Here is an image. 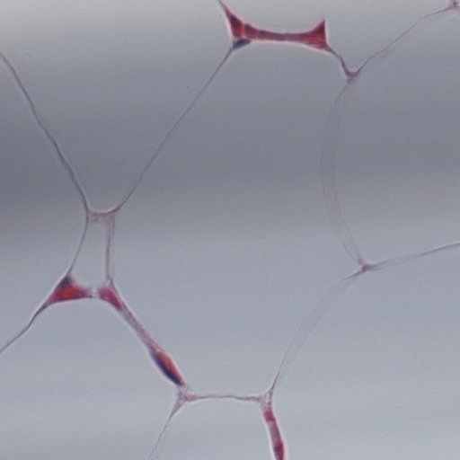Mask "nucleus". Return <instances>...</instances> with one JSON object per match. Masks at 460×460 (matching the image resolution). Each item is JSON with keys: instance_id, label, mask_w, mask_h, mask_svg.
I'll return each instance as SVG.
<instances>
[{"instance_id": "3", "label": "nucleus", "mask_w": 460, "mask_h": 460, "mask_svg": "<svg viewBox=\"0 0 460 460\" xmlns=\"http://www.w3.org/2000/svg\"><path fill=\"white\" fill-rule=\"evenodd\" d=\"M169 379H172V377L174 376V375L170 371L168 370L167 368H164V372H163Z\"/></svg>"}, {"instance_id": "5", "label": "nucleus", "mask_w": 460, "mask_h": 460, "mask_svg": "<svg viewBox=\"0 0 460 460\" xmlns=\"http://www.w3.org/2000/svg\"><path fill=\"white\" fill-rule=\"evenodd\" d=\"M71 279L70 278L66 277L63 279V281L61 282V285H66L68 283H70Z\"/></svg>"}, {"instance_id": "1", "label": "nucleus", "mask_w": 460, "mask_h": 460, "mask_svg": "<svg viewBox=\"0 0 460 460\" xmlns=\"http://www.w3.org/2000/svg\"><path fill=\"white\" fill-rule=\"evenodd\" d=\"M155 361L156 365L159 367V368L162 370V372H164V368H167L164 364L156 357L154 356Z\"/></svg>"}, {"instance_id": "7", "label": "nucleus", "mask_w": 460, "mask_h": 460, "mask_svg": "<svg viewBox=\"0 0 460 460\" xmlns=\"http://www.w3.org/2000/svg\"><path fill=\"white\" fill-rule=\"evenodd\" d=\"M231 22L232 25L234 26L235 19L234 17H231Z\"/></svg>"}, {"instance_id": "2", "label": "nucleus", "mask_w": 460, "mask_h": 460, "mask_svg": "<svg viewBox=\"0 0 460 460\" xmlns=\"http://www.w3.org/2000/svg\"><path fill=\"white\" fill-rule=\"evenodd\" d=\"M246 43H247V41L245 40H238L237 42L234 43V49H238V48L245 45Z\"/></svg>"}, {"instance_id": "6", "label": "nucleus", "mask_w": 460, "mask_h": 460, "mask_svg": "<svg viewBox=\"0 0 460 460\" xmlns=\"http://www.w3.org/2000/svg\"><path fill=\"white\" fill-rule=\"evenodd\" d=\"M276 456H277L278 460H282V456H280L278 449H276Z\"/></svg>"}, {"instance_id": "4", "label": "nucleus", "mask_w": 460, "mask_h": 460, "mask_svg": "<svg viewBox=\"0 0 460 460\" xmlns=\"http://www.w3.org/2000/svg\"><path fill=\"white\" fill-rule=\"evenodd\" d=\"M173 383H175L176 385H181V383L180 381V379L178 377H176L175 376L172 377V379H171Z\"/></svg>"}]
</instances>
